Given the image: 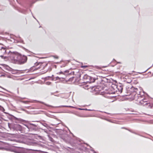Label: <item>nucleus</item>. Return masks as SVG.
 <instances>
[{"mask_svg":"<svg viewBox=\"0 0 153 153\" xmlns=\"http://www.w3.org/2000/svg\"><path fill=\"white\" fill-rule=\"evenodd\" d=\"M18 63L21 64H23L26 62L27 57L25 56H22L20 55V57Z\"/></svg>","mask_w":153,"mask_h":153,"instance_id":"3","label":"nucleus"},{"mask_svg":"<svg viewBox=\"0 0 153 153\" xmlns=\"http://www.w3.org/2000/svg\"><path fill=\"white\" fill-rule=\"evenodd\" d=\"M69 72V71L68 70L66 71H65L63 73V72L61 71L59 72V74H65V75L67 76V75H69V74H68Z\"/></svg>","mask_w":153,"mask_h":153,"instance_id":"8","label":"nucleus"},{"mask_svg":"<svg viewBox=\"0 0 153 153\" xmlns=\"http://www.w3.org/2000/svg\"><path fill=\"white\" fill-rule=\"evenodd\" d=\"M82 68H86L88 67L87 66H82Z\"/></svg>","mask_w":153,"mask_h":153,"instance_id":"12","label":"nucleus"},{"mask_svg":"<svg viewBox=\"0 0 153 153\" xmlns=\"http://www.w3.org/2000/svg\"><path fill=\"white\" fill-rule=\"evenodd\" d=\"M57 78H59V79H60V78L65 79V77H60V78H59V77H57Z\"/></svg>","mask_w":153,"mask_h":153,"instance_id":"13","label":"nucleus"},{"mask_svg":"<svg viewBox=\"0 0 153 153\" xmlns=\"http://www.w3.org/2000/svg\"><path fill=\"white\" fill-rule=\"evenodd\" d=\"M94 81V79L93 78H92V82H93Z\"/></svg>","mask_w":153,"mask_h":153,"instance_id":"11","label":"nucleus"},{"mask_svg":"<svg viewBox=\"0 0 153 153\" xmlns=\"http://www.w3.org/2000/svg\"><path fill=\"white\" fill-rule=\"evenodd\" d=\"M117 88L119 92H120V93H121L122 92L123 88L122 86L120 85L118 86L117 87Z\"/></svg>","mask_w":153,"mask_h":153,"instance_id":"7","label":"nucleus"},{"mask_svg":"<svg viewBox=\"0 0 153 153\" xmlns=\"http://www.w3.org/2000/svg\"><path fill=\"white\" fill-rule=\"evenodd\" d=\"M20 55L18 53H13L10 55L11 60L12 62L15 63H18Z\"/></svg>","mask_w":153,"mask_h":153,"instance_id":"1","label":"nucleus"},{"mask_svg":"<svg viewBox=\"0 0 153 153\" xmlns=\"http://www.w3.org/2000/svg\"><path fill=\"white\" fill-rule=\"evenodd\" d=\"M34 65V66H35L36 67L35 69H40L41 70L44 69L45 67L47 66L48 64L46 62H37Z\"/></svg>","mask_w":153,"mask_h":153,"instance_id":"2","label":"nucleus"},{"mask_svg":"<svg viewBox=\"0 0 153 153\" xmlns=\"http://www.w3.org/2000/svg\"><path fill=\"white\" fill-rule=\"evenodd\" d=\"M124 128V129H126V128Z\"/></svg>","mask_w":153,"mask_h":153,"instance_id":"14","label":"nucleus"},{"mask_svg":"<svg viewBox=\"0 0 153 153\" xmlns=\"http://www.w3.org/2000/svg\"><path fill=\"white\" fill-rule=\"evenodd\" d=\"M137 63V62L136 61L133 62L132 64V66L135 67Z\"/></svg>","mask_w":153,"mask_h":153,"instance_id":"9","label":"nucleus"},{"mask_svg":"<svg viewBox=\"0 0 153 153\" xmlns=\"http://www.w3.org/2000/svg\"><path fill=\"white\" fill-rule=\"evenodd\" d=\"M147 108H153V104L147 102V104L145 105Z\"/></svg>","mask_w":153,"mask_h":153,"instance_id":"6","label":"nucleus"},{"mask_svg":"<svg viewBox=\"0 0 153 153\" xmlns=\"http://www.w3.org/2000/svg\"><path fill=\"white\" fill-rule=\"evenodd\" d=\"M89 77V76H88V75H85L83 77L84 79H87V78H88Z\"/></svg>","mask_w":153,"mask_h":153,"instance_id":"10","label":"nucleus"},{"mask_svg":"<svg viewBox=\"0 0 153 153\" xmlns=\"http://www.w3.org/2000/svg\"><path fill=\"white\" fill-rule=\"evenodd\" d=\"M22 110H23V111H25V110H24V109H22Z\"/></svg>","mask_w":153,"mask_h":153,"instance_id":"15","label":"nucleus"},{"mask_svg":"<svg viewBox=\"0 0 153 153\" xmlns=\"http://www.w3.org/2000/svg\"><path fill=\"white\" fill-rule=\"evenodd\" d=\"M6 51V47H0V56L1 58L3 57V55L4 54Z\"/></svg>","mask_w":153,"mask_h":153,"instance_id":"4","label":"nucleus"},{"mask_svg":"<svg viewBox=\"0 0 153 153\" xmlns=\"http://www.w3.org/2000/svg\"><path fill=\"white\" fill-rule=\"evenodd\" d=\"M139 103L140 104L143 106L146 105V104H147V99H143L140 100H139Z\"/></svg>","mask_w":153,"mask_h":153,"instance_id":"5","label":"nucleus"},{"mask_svg":"<svg viewBox=\"0 0 153 153\" xmlns=\"http://www.w3.org/2000/svg\"><path fill=\"white\" fill-rule=\"evenodd\" d=\"M0 45H2V44H1V43H0Z\"/></svg>","mask_w":153,"mask_h":153,"instance_id":"16","label":"nucleus"}]
</instances>
